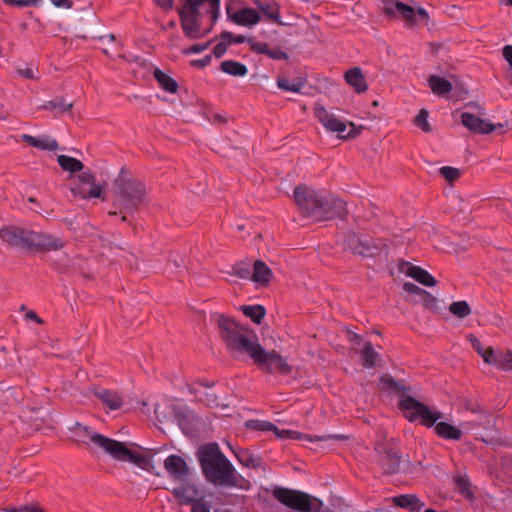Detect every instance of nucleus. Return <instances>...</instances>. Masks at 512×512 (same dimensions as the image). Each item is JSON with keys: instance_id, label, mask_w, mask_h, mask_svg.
<instances>
[{"instance_id": "0e129e2a", "label": "nucleus", "mask_w": 512, "mask_h": 512, "mask_svg": "<svg viewBox=\"0 0 512 512\" xmlns=\"http://www.w3.org/2000/svg\"><path fill=\"white\" fill-rule=\"evenodd\" d=\"M503 57L512 67V45H506L503 48Z\"/></svg>"}, {"instance_id": "603ef678", "label": "nucleus", "mask_w": 512, "mask_h": 512, "mask_svg": "<svg viewBox=\"0 0 512 512\" xmlns=\"http://www.w3.org/2000/svg\"><path fill=\"white\" fill-rule=\"evenodd\" d=\"M266 55H268L270 58L276 59V60H281V59L287 58V54L284 51H282L280 48H268V52Z\"/></svg>"}, {"instance_id": "ea45409f", "label": "nucleus", "mask_w": 512, "mask_h": 512, "mask_svg": "<svg viewBox=\"0 0 512 512\" xmlns=\"http://www.w3.org/2000/svg\"><path fill=\"white\" fill-rule=\"evenodd\" d=\"M16 72L20 77L25 79L33 80L38 78V69L32 64L20 65L17 67Z\"/></svg>"}, {"instance_id": "79ce46f5", "label": "nucleus", "mask_w": 512, "mask_h": 512, "mask_svg": "<svg viewBox=\"0 0 512 512\" xmlns=\"http://www.w3.org/2000/svg\"><path fill=\"white\" fill-rule=\"evenodd\" d=\"M5 4L19 8L23 7H40L43 5V0H3Z\"/></svg>"}, {"instance_id": "a211bd4d", "label": "nucleus", "mask_w": 512, "mask_h": 512, "mask_svg": "<svg viewBox=\"0 0 512 512\" xmlns=\"http://www.w3.org/2000/svg\"><path fill=\"white\" fill-rule=\"evenodd\" d=\"M494 424L495 421L493 415L485 412L479 414V417L476 420L464 421L461 423V427L463 428V431L476 434V430L478 428L490 431L493 429Z\"/></svg>"}, {"instance_id": "6e6d98bb", "label": "nucleus", "mask_w": 512, "mask_h": 512, "mask_svg": "<svg viewBox=\"0 0 512 512\" xmlns=\"http://www.w3.org/2000/svg\"><path fill=\"white\" fill-rule=\"evenodd\" d=\"M429 13L424 8L418 7V25L421 23L428 26Z\"/></svg>"}, {"instance_id": "2f4dec72", "label": "nucleus", "mask_w": 512, "mask_h": 512, "mask_svg": "<svg viewBox=\"0 0 512 512\" xmlns=\"http://www.w3.org/2000/svg\"><path fill=\"white\" fill-rule=\"evenodd\" d=\"M378 360V354L373 349L370 343H365L363 349L361 350V362L362 365L366 368H372L376 366Z\"/></svg>"}, {"instance_id": "a19ab883", "label": "nucleus", "mask_w": 512, "mask_h": 512, "mask_svg": "<svg viewBox=\"0 0 512 512\" xmlns=\"http://www.w3.org/2000/svg\"><path fill=\"white\" fill-rule=\"evenodd\" d=\"M418 284L434 287L437 284V280L428 271L418 266Z\"/></svg>"}, {"instance_id": "3c124183", "label": "nucleus", "mask_w": 512, "mask_h": 512, "mask_svg": "<svg viewBox=\"0 0 512 512\" xmlns=\"http://www.w3.org/2000/svg\"><path fill=\"white\" fill-rule=\"evenodd\" d=\"M78 179L80 185H78L77 187H86L89 184L95 182V177L89 172H83L82 174L79 175Z\"/></svg>"}, {"instance_id": "37998d69", "label": "nucleus", "mask_w": 512, "mask_h": 512, "mask_svg": "<svg viewBox=\"0 0 512 512\" xmlns=\"http://www.w3.org/2000/svg\"><path fill=\"white\" fill-rule=\"evenodd\" d=\"M439 172L449 183L454 182L461 174L459 169L451 166H443L439 169Z\"/></svg>"}, {"instance_id": "58836bf2", "label": "nucleus", "mask_w": 512, "mask_h": 512, "mask_svg": "<svg viewBox=\"0 0 512 512\" xmlns=\"http://www.w3.org/2000/svg\"><path fill=\"white\" fill-rule=\"evenodd\" d=\"M277 85L280 89L293 93L300 92L303 87V83L301 81L289 80L287 78H279Z\"/></svg>"}, {"instance_id": "f257e3e1", "label": "nucleus", "mask_w": 512, "mask_h": 512, "mask_svg": "<svg viewBox=\"0 0 512 512\" xmlns=\"http://www.w3.org/2000/svg\"><path fill=\"white\" fill-rule=\"evenodd\" d=\"M217 325L231 352L248 355L256 365L272 373L287 374L291 371L287 360L275 351H266L253 332L224 315L217 317Z\"/></svg>"}, {"instance_id": "774afa93", "label": "nucleus", "mask_w": 512, "mask_h": 512, "mask_svg": "<svg viewBox=\"0 0 512 512\" xmlns=\"http://www.w3.org/2000/svg\"><path fill=\"white\" fill-rule=\"evenodd\" d=\"M353 251H354L355 253H358V254H364L363 249H358V248H356V247L353 249Z\"/></svg>"}, {"instance_id": "bf43d9fd", "label": "nucleus", "mask_w": 512, "mask_h": 512, "mask_svg": "<svg viewBox=\"0 0 512 512\" xmlns=\"http://www.w3.org/2000/svg\"><path fill=\"white\" fill-rule=\"evenodd\" d=\"M268 48L266 43L255 42L252 44V49L258 53L267 54Z\"/></svg>"}, {"instance_id": "a18cd8bd", "label": "nucleus", "mask_w": 512, "mask_h": 512, "mask_svg": "<svg viewBox=\"0 0 512 512\" xmlns=\"http://www.w3.org/2000/svg\"><path fill=\"white\" fill-rule=\"evenodd\" d=\"M428 111L426 109H421L418 111V128L422 129L424 132H431L432 127L429 124Z\"/></svg>"}, {"instance_id": "393cba45", "label": "nucleus", "mask_w": 512, "mask_h": 512, "mask_svg": "<svg viewBox=\"0 0 512 512\" xmlns=\"http://www.w3.org/2000/svg\"><path fill=\"white\" fill-rule=\"evenodd\" d=\"M102 186L93 182L86 187H75L71 191L74 196H80L83 199L87 198H99L102 195Z\"/></svg>"}, {"instance_id": "09e8293b", "label": "nucleus", "mask_w": 512, "mask_h": 512, "mask_svg": "<svg viewBox=\"0 0 512 512\" xmlns=\"http://www.w3.org/2000/svg\"><path fill=\"white\" fill-rule=\"evenodd\" d=\"M191 512H210V505L202 497L199 501L193 503Z\"/></svg>"}, {"instance_id": "412c9836", "label": "nucleus", "mask_w": 512, "mask_h": 512, "mask_svg": "<svg viewBox=\"0 0 512 512\" xmlns=\"http://www.w3.org/2000/svg\"><path fill=\"white\" fill-rule=\"evenodd\" d=\"M436 435L445 440L459 441L463 436V428H458L445 421H440L435 425Z\"/></svg>"}, {"instance_id": "5701e85b", "label": "nucleus", "mask_w": 512, "mask_h": 512, "mask_svg": "<svg viewBox=\"0 0 512 512\" xmlns=\"http://www.w3.org/2000/svg\"><path fill=\"white\" fill-rule=\"evenodd\" d=\"M345 80L354 88L357 93H362L367 90V83L360 68L355 67L349 69L345 73Z\"/></svg>"}, {"instance_id": "338daca9", "label": "nucleus", "mask_w": 512, "mask_h": 512, "mask_svg": "<svg viewBox=\"0 0 512 512\" xmlns=\"http://www.w3.org/2000/svg\"><path fill=\"white\" fill-rule=\"evenodd\" d=\"M72 107V104L71 103H68V104H65V103H61V104H54L53 105V108H59L61 109L62 111H69Z\"/></svg>"}, {"instance_id": "f3484780", "label": "nucleus", "mask_w": 512, "mask_h": 512, "mask_svg": "<svg viewBox=\"0 0 512 512\" xmlns=\"http://www.w3.org/2000/svg\"><path fill=\"white\" fill-rule=\"evenodd\" d=\"M442 418L443 413L440 412L438 409L418 401V421L420 422V424L428 428H435V425L439 423V420Z\"/></svg>"}, {"instance_id": "8fccbe9b", "label": "nucleus", "mask_w": 512, "mask_h": 512, "mask_svg": "<svg viewBox=\"0 0 512 512\" xmlns=\"http://www.w3.org/2000/svg\"><path fill=\"white\" fill-rule=\"evenodd\" d=\"M238 460L245 464L246 466H251L254 464V460L250 457V455L245 451H233Z\"/></svg>"}, {"instance_id": "69168bd1", "label": "nucleus", "mask_w": 512, "mask_h": 512, "mask_svg": "<svg viewBox=\"0 0 512 512\" xmlns=\"http://www.w3.org/2000/svg\"><path fill=\"white\" fill-rule=\"evenodd\" d=\"M25 317H26V319L33 320V321H35V322H37V323H39V324H41V323H42V320H41V319L38 317V315H37L35 312H33V311H29V312H27V313H26V315H25Z\"/></svg>"}, {"instance_id": "4c0bfd02", "label": "nucleus", "mask_w": 512, "mask_h": 512, "mask_svg": "<svg viewBox=\"0 0 512 512\" xmlns=\"http://www.w3.org/2000/svg\"><path fill=\"white\" fill-rule=\"evenodd\" d=\"M449 311L453 315H455V316H457L459 318H465L468 315H470V313H471L470 306L468 305V303L466 301H456V302H453L449 306Z\"/></svg>"}, {"instance_id": "de8ad7c7", "label": "nucleus", "mask_w": 512, "mask_h": 512, "mask_svg": "<svg viewBox=\"0 0 512 512\" xmlns=\"http://www.w3.org/2000/svg\"><path fill=\"white\" fill-rule=\"evenodd\" d=\"M209 45H210V42H206V43H203V44H193L189 48L185 49L183 51V53L186 54V55H189V54H199V53H202L203 51L207 50Z\"/></svg>"}, {"instance_id": "ddd939ff", "label": "nucleus", "mask_w": 512, "mask_h": 512, "mask_svg": "<svg viewBox=\"0 0 512 512\" xmlns=\"http://www.w3.org/2000/svg\"><path fill=\"white\" fill-rule=\"evenodd\" d=\"M382 381L388 387L394 389L399 392V408L403 413L404 417L409 421H414L416 418V399L412 396H407L403 390V388L397 384L391 377L384 376Z\"/></svg>"}, {"instance_id": "13d9d810", "label": "nucleus", "mask_w": 512, "mask_h": 512, "mask_svg": "<svg viewBox=\"0 0 512 512\" xmlns=\"http://www.w3.org/2000/svg\"><path fill=\"white\" fill-rule=\"evenodd\" d=\"M4 512H42L40 510L35 509L33 506H21L18 508H9L4 509Z\"/></svg>"}, {"instance_id": "6ab92c4d", "label": "nucleus", "mask_w": 512, "mask_h": 512, "mask_svg": "<svg viewBox=\"0 0 512 512\" xmlns=\"http://www.w3.org/2000/svg\"><path fill=\"white\" fill-rule=\"evenodd\" d=\"M21 139L30 146L43 151H55L58 149V143L55 139L47 135L35 137L29 134L21 135Z\"/></svg>"}, {"instance_id": "1a4fd4ad", "label": "nucleus", "mask_w": 512, "mask_h": 512, "mask_svg": "<svg viewBox=\"0 0 512 512\" xmlns=\"http://www.w3.org/2000/svg\"><path fill=\"white\" fill-rule=\"evenodd\" d=\"M315 115L327 131L336 133L340 139L352 138L358 134V130L352 122L338 117L324 107H317Z\"/></svg>"}, {"instance_id": "c03bdc74", "label": "nucleus", "mask_w": 512, "mask_h": 512, "mask_svg": "<svg viewBox=\"0 0 512 512\" xmlns=\"http://www.w3.org/2000/svg\"><path fill=\"white\" fill-rule=\"evenodd\" d=\"M399 276L411 277L416 279V266L410 262H400L398 265Z\"/></svg>"}, {"instance_id": "6e6552de", "label": "nucleus", "mask_w": 512, "mask_h": 512, "mask_svg": "<svg viewBox=\"0 0 512 512\" xmlns=\"http://www.w3.org/2000/svg\"><path fill=\"white\" fill-rule=\"evenodd\" d=\"M246 427L256 431L262 432H273L278 439H291V440H305L309 442L313 441H327L332 438H341V436H311L302 434L298 431L289 429H279L276 425L269 421L262 420H249L246 422Z\"/></svg>"}, {"instance_id": "9b49d317", "label": "nucleus", "mask_w": 512, "mask_h": 512, "mask_svg": "<svg viewBox=\"0 0 512 512\" xmlns=\"http://www.w3.org/2000/svg\"><path fill=\"white\" fill-rule=\"evenodd\" d=\"M382 9L385 14L393 19L402 21L406 26H413L415 10L399 0H382Z\"/></svg>"}, {"instance_id": "052dcab7", "label": "nucleus", "mask_w": 512, "mask_h": 512, "mask_svg": "<svg viewBox=\"0 0 512 512\" xmlns=\"http://www.w3.org/2000/svg\"><path fill=\"white\" fill-rule=\"evenodd\" d=\"M403 290L407 294V296H414V294L416 293V287L412 282H404Z\"/></svg>"}, {"instance_id": "e433bc0d", "label": "nucleus", "mask_w": 512, "mask_h": 512, "mask_svg": "<svg viewBox=\"0 0 512 512\" xmlns=\"http://www.w3.org/2000/svg\"><path fill=\"white\" fill-rule=\"evenodd\" d=\"M393 503L403 509L414 511L416 509V497L413 495H400L392 498Z\"/></svg>"}, {"instance_id": "c9c22d12", "label": "nucleus", "mask_w": 512, "mask_h": 512, "mask_svg": "<svg viewBox=\"0 0 512 512\" xmlns=\"http://www.w3.org/2000/svg\"><path fill=\"white\" fill-rule=\"evenodd\" d=\"M454 481L456 487L464 497H466L467 499L473 498V493L470 490V481L466 475L457 474L454 478Z\"/></svg>"}, {"instance_id": "39448f33", "label": "nucleus", "mask_w": 512, "mask_h": 512, "mask_svg": "<svg viewBox=\"0 0 512 512\" xmlns=\"http://www.w3.org/2000/svg\"><path fill=\"white\" fill-rule=\"evenodd\" d=\"M76 435L79 440L86 442L89 440L97 447L102 448L105 452L110 454L114 459L119 461L131 462L142 469L149 470L151 460L138 452L129 450L123 443L107 438L101 434L95 433L87 426L77 424Z\"/></svg>"}, {"instance_id": "4468645a", "label": "nucleus", "mask_w": 512, "mask_h": 512, "mask_svg": "<svg viewBox=\"0 0 512 512\" xmlns=\"http://www.w3.org/2000/svg\"><path fill=\"white\" fill-rule=\"evenodd\" d=\"M461 123L469 131L479 134H489L495 130V126L486 122L484 119L471 113L463 112L461 114Z\"/></svg>"}, {"instance_id": "7c9ffc66", "label": "nucleus", "mask_w": 512, "mask_h": 512, "mask_svg": "<svg viewBox=\"0 0 512 512\" xmlns=\"http://www.w3.org/2000/svg\"><path fill=\"white\" fill-rule=\"evenodd\" d=\"M57 162L64 171L71 173L81 171L83 168L81 161L66 155H59L57 157Z\"/></svg>"}, {"instance_id": "473e14b6", "label": "nucleus", "mask_w": 512, "mask_h": 512, "mask_svg": "<svg viewBox=\"0 0 512 512\" xmlns=\"http://www.w3.org/2000/svg\"><path fill=\"white\" fill-rule=\"evenodd\" d=\"M241 310L245 316L249 317L256 324H260L265 316V309L261 305L242 306Z\"/></svg>"}, {"instance_id": "49530a36", "label": "nucleus", "mask_w": 512, "mask_h": 512, "mask_svg": "<svg viewBox=\"0 0 512 512\" xmlns=\"http://www.w3.org/2000/svg\"><path fill=\"white\" fill-rule=\"evenodd\" d=\"M235 274L241 279H251L250 268L244 264H237L234 266Z\"/></svg>"}, {"instance_id": "e2e57ef3", "label": "nucleus", "mask_w": 512, "mask_h": 512, "mask_svg": "<svg viewBox=\"0 0 512 512\" xmlns=\"http://www.w3.org/2000/svg\"><path fill=\"white\" fill-rule=\"evenodd\" d=\"M222 38L225 39V40H228L229 42H234V43H242L244 42V37L243 36H237V37H233V35L229 32H225L222 34Z\"/></svg>"}, {"instance_id": "f03ea898", "label": "nucleus", "mask_w": 512, "mask_h": 512, "mask_svg": "<svg viewBox=\"0 0 512 512\" xmlns=\"http://www.w3.org/2000/svg\"><path fill=\"white\" fill-rule=\"evenodd\" d=\"M221 0H181L178 8L184 35L200 39L208 35L220 17Z\"/></svg>"}, {"instance_id": "9d476101", "label": "nucleus", "mask_w": 512, "mask_h": 512, "mask_svg": "<svg viewBox=\"0 0 512 512\" xmlns=\"http://www.w3.org/2000/svg\"><path fill=\"white\" fill-rule=\"evenodd\" d=\"M470 343L487 364H493L504 371H512V352L495 353L492 347L485 348L479 339L469 336Z\"/></svg>"}, {"instance_id": "f704fd0d", "label": "nucleus", "mask_w": 512, "mask_h": 512, "mask_svg": "<svg viewBox=\"0 0 512 512\" xmlns=\"http://www.w3.org/2000/svg\"><path fill=\"white\" fill-rule=\"evenodd\" d=\"M259 8L267 17H269L273 21L281 24L280 16H279V7L276 2L265 1L261 4H259Z\"/></svg>"}, {"instance_id": "c85d7f7f", "label": "nucleus", "mask_w": 512, "mask_h": 512, "mask_svg": "<svg viewBox=\"0 0 512 512\" xmlns=\"http://www.w3.org/2000/svg\"><path fill=\"white\" fill-rule=\"evenodd\" d=\"M154 77L163 90H165L169 93L177 92L178 85H177L176 81L174 79H172L164 71H162L160 69H155Z\"/></svg>"}, {"instance_id": "bb28decb", "label": "nucleus", "mask_w": 512, "mask_h": 512, "mask_svg": "<svg viewBox=\"0 0 512 512\" xmlns=\"http://www.w3.org/2000/svg\"><path fill=\"white\" fill-rule=\"evenodd\" d=\"M221 70L235 77H244L248 73L247 67L238 61L226 60L221 63Z\"/></svg>"}, {"instance_id": "b1692460", "label": "nucleus", "mask_w": 512, "mask_h": 512, "mask_svg": "<svg viewBox=\"0 0 512 512\" xmlns=\"http://www.w3.org/2000/svg\"><path fill=\"white\" fill-rule=\"evenodd\" d=\"M272 277L270 268L262 261L258 260L253 265V273L251 280L257 285L262 286L268 284Z\"/></svg>"}, {"instance_id": "680f3d73", "label": "nucleus", "mask_w": 512, "mask_h": 512, "mask_svg": "<svg viewBox=\"0 0 512 512\" xmlns=\"http://www.w3.org/2000/svg\"><path fill=\"white\" fill-rule=\"evenodd\" d=\"M466 409L471 411L472 413L481 414L485 413L486 411H483L478 403L468 402L466 403Z\"/></svg>"}, {"instance_id": "a878e982", "label": "nucleus", "mask_w": 512, "mask_h": 512, "mask_svg": "<svg viewBox=\"0 0 512 512\" xmlns=\"http://www.w3.org/2000/svg\"><path fill=\"white\" fill-rule=\"evenodd\" d=\"M428 84L432 92L439 96L450 92L452 89L451 83L440 76L431 75L428 79Z\"/></svg>"}, {"instance_id": "0eeeda50", "label": "nucleus", "mask_w": 512, "mask_h": 512, "mask_svg": "<svg viewBox=\"0 0 512 512\" xmlns=\"http://www.w3.org/2000/svg\"><path fill=\"white\" fill-rule=\"evenodd\" d=\"M116 204L126 210H131L143 202L145 186L131 179L120 176L115 180Z\"/></svg>"}, {"instance_id": "aec40b11", "label": "nucleus", "mask_w": 512, "mask_h": 512, "mask_svg": "<svg viewBox=\"0 0 512 512\" xmlns=\"http://www.w3.org/2000/svg\"><path fill=\"white\" fill-rule=\"evenodd\" d=\"M173 494L182 504L193 505L194 502L199 501L200 496L198 489L195 485L186 484L173 489Z\"/></svg>"}, {"instance_id": "dca6fc26", "label": "nucleus", "mask_w": 512, "mask_h": 512, "mask_svg": "<svg viewBox=\"0 0 512 512\" xmlns=\"http://www.w3.org/2000/svg\"><path fill=\"white\" fill-rule=\"evenodd\" d=\"M164 468L168 475L176 480H182L188 473L185 460L178 455H170L164 461Z\"/></svg>"}, {"instance_id": "864d4df0", "label": "nucleus", "mask_w": 512, "mask_h": 512, "mask_svg": "<svg viewBox=\"0 0 512 512\" xmlns=\"http://www.w3.org/2000/svg\"><path fill=\"white\" fill-rule=\"evenodd\" d=\"M154 3L164 11H171L174 7L175 0H153Z\"/></svg>"}, {"instance_id": "c756f323", "label": "nucleus", "mask_w": 512, "mask_h": 512, "mask_svg": "<svg viewBox=\"0 0 512 512\" xmlns=\"http://www.w3.org/2000/svg\"><path fill=\"white\" fill-rule=\"evenodd\" d=\"M418 302L432 312L440 310L438 299L424 289L418 287Z\"/></svg>"}, {"instance_id": "cd10ccee", "label": "nucleus", "mask_w": 512, "mask_h": 512, "mask_svg": "<svg viewBox=\"0 0 512 512\" xmlns=\"http://www.w3.org/2000/svg\"><path fill=\"white\" fill-rule=\"evenodd\" d=\"M379 463L385 472L395 473L399 468L400 459L395 452L388 451L380 456Z\"/></svg>"}, {"instance_id": "72a5a7b5", "label": "nucleus", "mask_w": 512, "mask_h": 512, "mask_svg": "<svg viewBox=\"0 0 512 512\" xmlns=\"http://www.w3.org/2000/svg\"><path fill=\"white\" fill-rule=\"evenodd\" d=\"M209 386L200 384L199 388L191 389V393L195 394V397L204 402L206 405L211 406L216 404V397L208 391Z\"/></svg>"}, {"instance_id": "f8f14e48", "label": "nucleus", "mask_w": 512, "mask_h": 512, "mask_svg": "<svg viewBox=\"0 0 512 512\" xmlns=\"http://www.w3.org/2000/svg\"><path fill=\"white\" fill-rule=\"evenodd\" d=\"M275 496L282 504L300 512H309L312 509V503L308 495L302 492L278 489L275 491Z\"/></svg>"}, {"instance_id": "7ed1b4c3", "label": "nucleus", "mask_w": 512, "mask_h": 512, "mask_svg": "<svg viewBox=\"0 0 512 512\" xmlns=\"http://www.w3.org/2000/svg\"><path fill=\"white\" fill-rule=\"evenodd\" d=\"M294 199L301 212L314 221L342 217L346 213L344 201L305 185L295 188Z\"/></svg>"}, {"instance_id": "423d86ee", "label": "nucleus", "mask_w": 512, "mask_h": 512, "mask_svg": "<svg viewBox=\"0 0 512 512\" xmlns=\"http://www.w3.org/2000/svg\"><path fill=\"white\" fill-rule=\"evenodd\" d=\"M0 239L19 248H44L57 250L63 246L62 242L51 235L27 231L18 227L0 229Z\"/></svg>"}, {"instance_id": "4d7b16f0", "label": "nucleus", "mask_w": 512, "mask_h": 512, "mask_svg": "<svg viewBox=\"0 0 512 512\" xmlns=\"http://www.w3.org/2000/svg\"><path fill=\"white\" fill-rule=\"evenodd\" d=\"M212 57L211 55H206L202 59H196L191 61V65L199 68H203L211 63Z\"/></svg>"}, {"instance_id": "5fc2aeb1", "label": "nucleus", "mask_w": 512, "mask_h": 512, "mask_svg": "<svg viewBox=\"0 0 512 512\" xmlns=\"http://www.w3.org/2000/svg\"><path fill=\"white\" fill-rule=\"evenodd\" d=\"M228 48V44L226 42H220L213 48V54L216 58L222 57Z\"/></svg>"}, {"instance_id": "20e7f679", "label": "nucleus", "mask_w": 512, "mask_h": 512, "mask_svg": "<svg viewBox=\"0 0 512 512\" xmlns=\"http://www.w3.org/2000/svg\"><path fill=\"white\" fill-rule=\"evenodd\" d=\"M197 454L202 471L208 481L219 486L237 485L235 469L216 443L203 445Z\"/></svg>"}, {"instance_id": "4be33fe9", "label": "nucleus", "mask_w": 512, "mask_h": 512, "mask_svg": "<svg viewBox=\"0 0 512 512\" xmlns=\"http://www.w3.org/2000/svg\"><path fill=\"white\" fill-rule=\"evenodd\" d=\"M95 395L101 400L104 406L109 410H117L121 407L123 401L121 396L111 390L99 388L95 390Z\"/></svg>"}, {"instance_id": "2eb2a0df", "label": "nucleus", "mask_w": 512, "mask_h": 512, "mask_svg": "<svg viewBox=\"0 0 512 512\" xmlns=\"http://www.w3.org/2000/svg\"><path fill=\"white\" fill-rule=\"evenodd\" d=\"M227 16L235 24L246 27L254 26L260 21L259 13L253 8H243L234 12L228 8Z\"/></svg>"}]
</instances>
